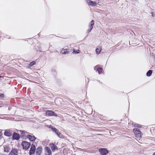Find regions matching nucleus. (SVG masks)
Returning a JSON list of instances; mask_svg holds the SVG:
<instances>
[{
  "instance_id": "a878e982",
  "label": "nucleus",
  "mask_w": 155,
  "mask_h": 155,
  "mask_svg": "<svg viewBox=\"0 0 155 155\" xmlns=\"http://www.w3.org/2000/svg\"><path fill=\"white\" fill-rule=\"evenodd\" d=\"M98 66H95L94 68V70H97V69L98 68Z\"/></svg>"
},
{
  "instance_id": "6ab92c4d",
  "label": "nucleus",
  "mask_w": 155,
  "mask_h": 155,
  "mask_svg": "<svg viewBox=\"0 0 155 155\" xmlns=\"http://www.w3.org/2000/svg\"><path fill=\"white\" fill-rule=\"evenodd\" d=\"M101 50V48H97L96 49V53L97 54H98L100 53Z\"/></svg>"
},
{
  "instance_id": "dca6fc26",
  "label": "nucleus",
  "mask_w": 155,
  "mask_h": 155,
  "mask_svg": "<svg viewBox=\"0 0 155 155\" xmlns=\"http://www.w3.org/2000/svg\"><path fill=\"white\" fill-rule=\"evenodd\" d=\"M4 134L5 135L8 137H10L12 135V134L8 131H5L4 132Z\"/></svg>"
},
{
  "instance_id": "0eeeda50",
  "label": "nucleus",
  "mask_w": 155,
  "mask_h": 155,
  "mask_svg": "<svg viewBox=\"0 0 155 155\" xmlns=\"http://www.w3.org/2000/svg\"><path fill=\"white\" fill-rule=\"evenodd\" d=\"M45 153L47 155H50L51 154V151L48 147H45Z\"/></svg>"
},
{
  "instance_id": "412c9836",
  "label": "nucleus",
  "mask_w": 155,
  "mask_h": 155,
  "mask_svg": "<svg viewBox=\"0 0 155 155\" xmlns=\"http://www.w3.org/2000/svg\"><path fill=\"white\" fill-rule=\"evenodd\" d=\"M58 136L60 138H63L64 136L60 132L57 134Z\"/></svg>"
},
{
  "instance_id": "2eb2a0df",
  "label": "nucleus",
  "mask_w": 155,
  "mask_h": 155,
  "mask_svg": "<svg viewBox=\"0 0 155 155\" xmlns=\"http://www.w3.org/2000/svg\"><path fill=\"white\" fill-rule=\"evenodd\" d=\"M50 147L51 150L53 151H54L57 149L56 146L53 144L50 145Z\"/></svg>"
},
{
  "instance_id": "bb28decb",
  "label": "nucleus",
  "mask_w": 155,
  "mask_h": 155,
  "mask_svg": "<svg viewBox=\"0 0 155 155\" xmlns=\"http://www.w3.org/2000/svg\"><path fill=\"white\" fill-rule=\"evenodd\" d=\"M0 97L1 98H3L4 97V95L3 94H0Z\"/></svg>"
},
{
  "instance_id": "f3484780",
  "label": "nucleus",
  "mask_w": 155,
  "mask_h": 155,
  "mask_svg": "<svg viewBox=\"0 0 155 155\" xmlns=\"http://www.w3.org/2000/svg\"><path fill=\"white\" fill-rule=\"evenodd\" d=\"M152 70H149L147 73L146 75L148 77L150 76L152 74Z\"/></svg>"
},
{
  "instance_id": "423d86ee",
  "label": "nucleus",
  "mask_w": 155,
  "mask_h": 155,
  "mask_svg": "<svg viewBox=\"0 0 155 155\" xmlns=\"http://www.w3.org/2000/svg\"><path fill=\"white\" fill-rule=\"evenodd\" d=\"M35 147L33 144H32L29 151L30 154H31L35 152Z\"/></svg>"
},
{
  "instance_id": "7ed1b4c3",
  "label": "nucleus",
  "mask_w": 155,
  "mask_h": 155,
  "mask_svg": "<svg viewBox=\"0 0 155 155\" xmlns=\"http://www.w3.org/2000/svg\"><path fill=\"white\" fill-rule=\"evenodd\" d=\"M46 115L49 116H57V115L56 114L51 111L50 110H47L46 112Z\"/></svg>"
},
{
  "instance_id": "5701e85b",
  "label": "nucleus",
  "mask_w": 155,
  "mask_h": 155,
  "mask_svg": "<svg viewBox=\"0 0 155 155\" xmlns=\"http://www.w3.org/2000/svg\"><path fill=\"white\" fill-rule=\"evenodd\" d=\"M35 61H33L32 62H30V63L29 64V65H30V66H31L33 65H34V64H35Z\"/></svg>"
},
{
  "instance_id": "c85d7f7f",
  "label": "nucleus",
  "mask_w": 155,
  "mask_h": 155,
  "mask_svg": "<svg viewBox=\"0 0 155 155\" xmlns=\"http://www.w3.org/2000/svg\"><path fill=\"white\" fill-rule=\"evenodd\" d=\"M87 31H88V32H90V31H90V28H89V29Z\"/></svg>"
},
{
  "instance_id": "9b49d317",
  "label": "nucleus",
  "mask_w": 155,
  "mask_h": 155,
  "mask_svg": "<svg viewBox=\"0 0 155 155\" xmlns=\"http://www.w3.org/2000/svg\"><path fill=\"white\" fill-rule=\"evenodd\" d=\"M141 132L140 130H138L137 133H135V136L137 138H141Z\"/></svg>"
},
{
  "instance_id": "20e7f679",
  "label": "nucleus",
  "mask_w": 155,
  "mask_h": 155,
  "mask_svg": "<svg viewBox=\"0 0 155 155\" xmlns=\"http://www.w3.org/2000/svg\"><path fill=\"white\" fill-rule=\"evenodd\" d=\"M86 2L89 5L92 6H96L97 5V3L95 2L90 0H86Z\"/></svg>"
},
{
  "instance_id": "f257e3e1",
  "label": "nucleus",
  "mask_w": 155,
  "mask_h": 155,
  "mask_svg": "<svg viewBox=\"0 0 155 155\" xmlns=\"http://www.w3.org/2000/svg\"><path fill=\"white\" fill-rule=\"evenodd\" d=\"M21 145L23 147V149L26 150L29 148L31 144L27 141H24L22 142Z\"/></svg>"
},
{
  "instance_id": "f03ea898",
  "label": "nucleus",
  "mask_w": 155,
  "mask_h": 155,
  "mask_svg": "<svg viewBox=\"0 0 155 155\" xmlns=\"http://www.w3.org/2000/svg\"><path fill=\"white\" fill-rule=\"evenodd\" d=\"M99 152L102 155H105L108 153L107 150L105 148L100 149L99 150Z\"/></svg>"
},
{
  "instance_id": "aec40b11",
  "label": "nucleus",
  "mask_w": 155,
  "mask_h": 155,
  "mask_svg": "<svg viewBox=\"0 0 155 155\" xmlns=\"http://www.w3.org/2000/svg\"><path fill=\"white\" fill-rule=\"evenodd\" d=\"M102 68H98L97 69V71H98L99 74H100L102 73Z\"/></svg>"
},
{
  "instance_id": "cd10ccee",
  "label": "nucleus",
  "mask_w": 155,
  "mask_h": 155,
  "mask_svg": "<svg viewBox=\"0 0 155 155\" xmlns=\"http://www.w3.org/2000/svg\"><path fill=\"white\" fill-rule=\"evenodd\" d=\"M2 134L1 131H0V139L2 137Z\"/></svg>"
},
{
  "instance_id": "f8f14e48",
  "label": "nucleus",
  "mask_w": 155,
  "mask_h": 155,
  "mask_svg": "<svg viewBox=\"0 0 155 155\" xmlns=\"http://www.w3.org/2000/svg\"><path fill=\"white\" fill-rule=\"evenodd\" d=\"M42 148L41 147H38L36 150V153L37 155H39L41 153Z\"/></svg>"
},
{
  "instance_id": "ddd939ff",
  "label": "nucleus",
  "mask_w": 155,
  "mask_h": 155,
  "mask_svg": "<svg viewBox=\"0 0 155 155\" xmlns=\"http://www.w3.org/2000/svg\"><path fill=\"white\" fill-rule=\"evenodd\" d=\"M94 24V21L93 20H91L89 25V28H90V31H91L92 29Z\"/></svg>"
},
{
  "instance_id": "4be33fe9",
  "label": "nucleus",
  "mask_w": 155,
  "mask_h": 155,
  "mask_svg": "<svg viewBox=\"0 0 155 155\" xmlns=\"http://www.w3.org/2000/svg\"><path fill=\"white\" fill-rule=\"evenodd\" d=\"M80 51L79 50H78L76 51L74 49V51L73 52V53L74 54H78L80 52Z\"/></svg>"
},
{
  "instance_id": "b1692460",
  "label": "nucleus",
  "mask_w": 155,
  "mask_h": 155,
  "mask_svg": "<svg viewBox=\"0 0 155 155\" xmlns=\"http://www.w3.org/2000/svg\"><path fill=\"white\" fill-rule=\"evenodd\" d=\"M133 125H134V127H137L139 128L141 127V125L139 124H133Z\"/></svg>"
},
{
  "instance_id": "a211bd4d",
  "label": "nucleus",
  "mask_w": 155,
  "mask_h": 155,
  "mask_svg": "<svg viewBox=\"0 0 155 155\" xmlns=\"http://www.w3.org/2000/svg\"><path fill=\"white\" fill-rule=\"evenodd\" d=\"M52 130L57 134L59 132L58 130L55 128H52Z\"/></svg>"
},
{
  "instance_id": "393cba45",
  "label": "nucleus",
  "mask_w": 155,
  "mask_h": 155,
  "mask_svg": "<svg viewBox=\"0 0 155 155\" xmlns=\"http://www.w3.org/2000/svg\"><path fill=\"white\" fill-rule=\"evenodd\" d=\"M138 130H139L137 128H135L133 129V131L135 133H137L138 132Z\"/></svg>"
},
{
  "instance_id": "6e6552de",
  "label": "nucleus",
  "mask_w": 155,
  "mask_h": 155,
  "mask_svg": "<svg viewBox=\"0 0 155 155\" xmlns=\"http://www.w3.org/2000/svg\"><path fill=\"white\" fill-rule=\"evenodd\" d=\"M4 147V151L6 152H8L10 150V148L8 145H4L3 146Z\"/></svg>"
},
{
  "instance_id": "1a4fd4ad",
  "label": "nucleus",
  "mask_w": 155,
  "mask_h": 155,
  "mask_svg": "<svg viewBox=\"0 0 155 155\" xmlns=\"http://www.w3.org/2000/svg\"><path fill=\"white\" fill-rule=\"evenodd\" d=\"M12 137L14 139L18 140L19 139L20 135L18 134L14 133Z\"/></svg>"
},
{
  "instance_id": "39448f33",
  "label": "nucleus",
  "mask_w": 155,
  "mask_h": 155,
  "mask_svg": "<svg viewBox=\"0 0 155 155\" xmlns=\"http://www.w3.org/2000/svg\"><path fill=\"white\" fill-rule=\"evenodd\" d=\"M18 150L17 149H12L9 154L11 155H18Z\"/></svg>"
},
{
  "instance_id": "4468645a",
  "label": "nucleus",
  "mask_w": 155,
  "mask_h": 155,
  "mask_svg": "<svg viewBox=\"0 0 155 155\" xmlns=\"http://www.w3.org/2000/svg\"><path fill=\"white\" fill-rule=\"evenodd\" d=\"M61 53L62 54H68L69 52L67 49H62L61 51Z\"/></svg>"
},
{
  "instance_id": "7c9ffc66",
  "label": "nucleus",
  "mask_w": 155,
  "mask_h": 155,
  "mask_svg": "<svg viewBox=\"0 0 155 155\" xmlns=\"http://www.w3.org/2000/svg\"><path fill=\"white\" fill-rule=\"evenodd\" d=\"M153 155H155V153L153 154Z\"/></svg>"
},
{
  "instance_id": "9d476101",
  "label": "nucleus",
  "mask_w": 155,
  "mask_h": 155,
  "mask_svg": "<svg viewBox=\"0 0 155 155\" xmlns=\"http://www.w3.org/2000/svg\"><path fill=\"white\" fill-rule=\"evenodd\" d=\"M27 137L31 141L35 140L36 139V138L35 136L30 135H27Z\"/></svg>"
},
{
  "instance_id": "c756f323",
  "label": "nucleus",
  "mask_w": 155,
  "mask_h": 155,
  "mask_svg": "<svg viewBox=\"0 0 155 155\" xmlns=\"http://www.w3.org/2000/svg\"><path fill=\"white\" fill-rule=\"evenodd\" d=\"M50 128H51V129H52V128H54V127H53L52 126H51L50 127Z\"/></svg>"
}]
</instances>
